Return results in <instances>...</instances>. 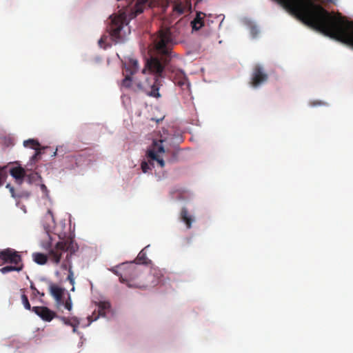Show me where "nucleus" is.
Segmentation results:
<instances>
[{
  "label": "nucleus",
  "mask_w": 353,
  "mask_h": 353,
  "mask_svg": "<svg viewBox=\"0 0 353 353\" xmlns=\"http://www.w3.org/2000/svg\"><path fill=\"white\" fill-rule=\"evenodd\" d=\"M58 318H59L64 324L72 327L74 332H76L77 327L79 324V321L77 317H73L71 319L64 316H58Z\"/></svg>",
  "instance_id": "aec40b11"
},
{
  "label": "nucleus",
  "mask_w": 353,
  "mask_h": 353,
  "mask_svg": "<svg viewBox=\"0 0 353 353\" xmlns=\"http://www.w3.org/2000/svg\"><path fill=\"white\" fill-rule=\"evenodd\" d=\"M41 190L43 192H45V193L48 192L47 187L44 184L41 185Z\"/></svg>",
  "instance_id": "c9c22d12"
},
{
  "label": "nucleus",
  "mask_w": 353,
  "mask_h": 353,
  "mask_svg": "<svg viewBox=\"0 0 353 353\" xmlns=\"http://www.w3.org/2000/svg\"><path fill=\"white\" fill-rule=\"evenodd\" d=\"M73 279H74V276H69V275H68V277H67V280L68 281L72 280Z\"/></svg>",
  "instance_id": "ea45409f"
},
{
  "label": "nucleus",
  "mask_w": 353,
  "mask_h": 353,
  "mask_svg": "<svg viewBox=\"0 0 353 353\" xmlns=\"http://www.w3.org/2000/svg\"><path fill=\"white\" fill-rule=\"evenodd\" d=\"M50 294L52 295L53 298L57 297L59 298L61 296H63L65 289L61 287H59L57 285L54 283H50L49 286Z\"/></svg>",
  "instance_id": "a211bd4d"
},
{
  "label": "nucleus",
  "mask_w": 353,
  "mask_h": 353,
  "mask_svg": "<svg viewBox=\"0 0 353 353\" xmlns=\"http://www.w3.org/2000/svg\"><path fill=\"white\" fill-rule=\"evenodd\" d=\"M21 292L22 293L21 294V301H22V303H23L24 307L26 310H32V307H31V305H30V304L29 303L28 296L25 294V290L24 289H21Z\"/></svg>",
  "instance_id": "393cba45"
},
{
  "label": "nucleus",
  "mask_w": 353,
  "mask_h": 353,
  "mask_svg": "<svg viewBox=\"0 0 353 353\" xmlns=\"http://www.w3.org/2000/svg\"><path fill=\"white\" fill-rule=\"evenodd\" d=\"M188 10V6L185 2L174 1L172 6V17H176L184 14Z\"/></svg>",
  "instance_id": "ddd939ff"
},
{
  "label": "nucleus",
  "mask_w": 353,
  "mask_h": 353,
  "mask_svg": "<svg viewBox=\"0 0 353 353\" xmlns=\"http://www.w3.org/2000/svg\"><path fill=\"white\" fill-rule=\"evenodd\" d=\"M110 307V304L108 302H100L98 305L97 314H96V311H94L91 316L88 317L90 323L97 321L100 316H104L105 315V311L109 310Z\"/></svg>",
  "instance_id": "9d476101"
},
{
  "label": "nucleus",
  "mask_w": 353,
  "mask_h": 353,
  "mask_svg": "<svg viewBox=\"0 0 353 353\" xmlns=\"http://www.w3.org/2000/svg\"><path fill=\"white\" fill-rule=\"evenodd\" d=\"M310 28L353 48V21L314 0H275Z\"/></svg>",
  "instance_id": "f257e3e1"
},
{
  "label": "nucleus",
  "mask_w": 353,
  "mask_h": 353,
  "mask_svg": "<svg viewBox=\"0 0 353 353\" xmlns=\"http://www.w3.org/2000/svg\"><path fill=\"white\" fill-rule=\"evenodd\" d=\"M141 170L144 173H147L149 170H151L150 165L145 161H143L141 165Z\"/></svg>",
  "instance_id": "c756f323"
},
{
  "label": "nucleus",
  "mask_w": 353,
  "mask_h": 353,
  "mask_svg": "<svg viewBox=\"0 0 353 353\" xmlns=\"http://www.w3.org/2000/svg\"><path fill=\"white\" fill-rule=\"evenodd\" d=\"M0 261L2 264L23 265L19 252L10 248L0 250Z\"/></svg>",
  "instance_id": "39448f33"
},
{
  "label": "nucleus",
  "mask_w": 353,
  "mask_h": 353,
  "mask_svg": "<svg viewBox=\"0 0 353 353\" xmlns=\"http://www.w3.org/2000/svg\"><path fill=\"white\" fill-rule=\"evenodd\" d=\"M70 282V283L74 286V279H73L72 280H69L68 281ZM72 291H74V288L72 287V288L71 289Z\"/></svg>",
  "instance_id": "58836bf2"
},
{
  "label": "nucleus",
  "mask_w": 353,
  "mask_h": 353,
  "mask_svg": "<svg viewBox=\"0 0 353 353\" xmlns=\"http://www.w3.org/2000/svg\"><path fill=\"white\" fill-rule=\"evenodd\" d=\"M6 188L9 189L11 196L12 197H15L14 188L12 186H11L10 184L9 183L6 185Z\"/></svg>",
  "instance_id": "473e14b6"
},
{
  "label": "nucleus",
  "mask_w": 353,
  "mask_h": 353,
  "mask_svg": "<svg viewBox=\"0 0 353 353\" xmlns=\"http://www.w3.org/2000/svg\"><path fill=\"white\" fill-rule=\"evenodd\" d=\"M205 14L201 12H197L196 17L191 22L192 28L193 30H199L202 27L205 26Z\"/></svg>",
  "instance_id": "4468645a"
},
{
  "label": "nucleus",
  "mask_w": 353,
  "mask_h": 353,
  "mask_svg": "<svg viewBox=\"0 0 353 353\" xmlns=\"http://www.w3.org/2000/svg\"><path fill=\"white\" fill-rule=\"evenodd\" d=\"M139 68L138 61L136 59H130L128 62L124 63V70L126 74H134Z\"/></svg>",
  "instance_id": "f3484780"
},
{
  "label": "nucleus",
  "mask_w": 353,
  "mask_h": 353,
  "mask_svg": "<svg viewBox=\"0 0 353 353\" xmlns=\"http://www.w3.org/2000/svg\"><path fill=\"white\" fill-rule=\"evenodd\" d=\"M41 154V150H35L34 154L31 157L30 161L33 163H36L40 159V155Z\"/></svg>",
  "instance_id": "cd10ccee"
},
{
  "label": "nucleus",
  "mask_w": 353,
  "mask_h": 353,
  "mask_svg": "<svg viewBox=\"0 0 353 353\" xmlns=\"http://www.w3.org/2000/svg\"><path fill=\"white\" fill-rule=\"evenodd\" d=\"M110 271L112 272L117 276H119V281L121 283H125L129 288H145L146 285L144 284H140L138 283L134 282V277L130 276L129 278H125L122 275L119 274V272L116 270L115 268H112L110 269Z\"/></svg>",
  "instance_id": "9b49d317"
},
{
  "label": "nucleus",
  "mask_w": 353,
  "mask_h": 353,
  "mask_svg": "<svg viewBox=\"0 0 353 353\" xmlns=\"http://www.w3.org/2000/svg\"><path fill=\"white\" fill-rule=\"evenodd\" d=\"M310 105L312 106L323 105H325V103L321 101H314L310 102Z\"/></svg>",
  "instance_id": "2f4dec72"
},
{
  "label": "nucleus",
  "mask_w": 353,
  "mask_h": 353,
  "mask_svg": "<svg viewBox=\"0 0 353 353\" xmlns=\"http://www.w3.org/2000/svg\"><path fill=\"white\" fill-rule=\"evenodd\" d=\"M7 168L1 167L0 168V186L2 185L3 181L7 178Z\"/></svg>",
  "instance_id": "bb28decb"
},
{
  "label": "nucleus",
  "mask_w": 353,
  "mask_h": 353,
  "mask_svg": "<svg viewBox=\"0 0 353 353\" xmlns=\"http://www.w3.org/2000/svg\"><path fill=\"white\" fill-rule=\"evenodd\" d=\"M180 219L185 223L186 228L190 229L194 221V217L189 214L188 209L183 207L180 212Z\"/></svg>",
  "instance_id": "dca6fc26"
},
{
  "label": "nucleus",
  "mask_w": 353,
  "mask_h": 353,
  "mask_svg": "<svg viewBox=\"0 0 353 353\" xmlns=\"http://www.w3.org/2000/svg\"><path fill=\"white\" fill-rule=\"evenodd\" d=\"M268 79V76L263 68L261 65H256L253 69L250 84L252 87L257 88L267 81Z\"/></svg>",
  "instance_id": "0eeeda50"
},
{
  "label": "nucleus",
  "mask_w": 353,
  "mask_h": 353,
  "mask_svg": "<svg viewBox=\"0 0 353 353\" xmlns=\"http://www.w3.org/2000/svg\"><path fill=\"white\" fill-rule=\"evenodd\" d=\"M4 168H8L7 174L9 172L19 184L22 183L26 176V171L22 167L8 165L4 166Z\"/></svg>",
  "instance_id": "1a4fd4ad"
},
{
  "label": "nucleus",
  "mask_w": 353,
  "mask_h": 353,
  "mask_svg": "<svg viewBox=\"0 0 353 353\" xmlns=\"http://www.w3.org/2000/svg\"><path fill=\"white\" fill-rule=\"evenodd\" d=\"M72 240L67 239L57 242L54 247L49 250V257L55 264H58L62 256V254L66 252L70 248Z\"/></svg>",
  "instance_id": "20e7f679"
},
{
  "label": "nucleus",
  "mask_w": 353,
  "mask_h": 353,
  "mask_svg": "<svg viewBox=\"0 0 353 353\" xmlns=\"http://www.w3.org/2000/svg\"><path fill=\"white\" fill-rule=\"evenodd\" d=\"M133 74H125V78L123 79L122 81V86L125 87V88H129L132 86V85L134 83V80H132L131 76H132Z\"/></svg>",
  "instance_id": "b1692460"
},
{
  "label": "nucleus",
  "mask_w": 353,
  "mask_h": 353,
  "mask_svg": "<svg viewBox=\"0 0 353 353\" xmlns=\"http://www.w3.org/2000/svg\"><path fill=\"white\" fill-rule=\"evenodd\" d=\"M34 261L39 265H44L48 261V257L45 254L36 252L32 254Z\"/></svg>",
  "instance_id": "5701e85b"
},
{
  "label": "nucleus",
  "mask_w": 353,
  "mask_h": 353,
  "mask_svg": "<svg viewBox=\"0 0 353 353\" xmlns=\"http://www.w3.org/2000/svg\"><path fill=\"white\" fill-rule=\"evenodd\" d=\"M23 145L26 148H29L34 150L44 149L41 148L39 141L36 139H30L23 141Z\"/></svg>",
  "instance_id": "4be33fe9"
},
{
  "label": "nucleus",
  "mask_w": 353,
  "mask_h": 353,
  "mask_svg": "<svg viewBox=\"0 0 353 353\" xmlns=\"http://www.w3.org/2000/svg\"><path fill=\"white\" fill-rule=\"evenodd\" d=\"M30 288L35 292L36 294H39L41 296H44V293H40L39 291L35 288L33 283H31Z\"/></svg>",
  "instance_id": "72a5a7b5"
},
{
  "label": "nucleus",
  "mask_w": 353,
  "mask_h": 353,
  "mask_svg": "<svg viewBox=\"0 0 353 353\" xmlns=\"http://www.w3.org/2000/svg\"><path fill=\"white\" fill-rule=\"evenodd\" d=\"M61 268H62L63 269H64V270H66V269H67V265H65V264H63V265H61Z\"/></svg>",
  "instance_id": "a19ab883"
},
{
  "label": "nucleus",
  "mask_w": 353,
  "mask_h": 353,
  "mask_svg": "<svg viewBox=\"0 0 353 353\" xmlns=\"http://www.w3.org/2000/svg\"><path fill=\"white\" fill-rule=\"evenodd\" d=\"M68 275L69 276H74V272L72 268V265H70L68 268Z\"/></svg>",
  "instance_id": "e433bc0d"
},
{
  "label": "nucleus",
  "mask_w": 353,
  "mask_h": 353,
  "mask_svg": "<svg viewBox=\"0 0 353 353\" xmlns=\"http://www.w3.org/2000/svg\"><path fill=\"white\" fill-rule=\"evenodd\" d=\"M251 33L254 37H255L257 34V30L255 28H252L251 29Z\"/></svg>",
  "instance_id": "4c0bfd02"
},
{
  "label": "nucleus",
  "mask_w": 353,
  "mask_h": 353,
  "mask_svg": "<svg viewBox=\"0 0 353 353\" xmlns=\"http://www.w3.org/2000/svg\"><path fill=\"white\" fill-rule=\"evenodd\" d=\"M54 299H55L57 305H63L64 301H63V296H61L59 298L55 297Z\"/></svg>",
  "instance_id": "7c9ffc66"
},
{
  "label": "nucleus",
  "mask_w": 353,
  "mask_h": 353,
  "mask_svg": "<svg viewBox=\"0 0 353 353\" xmlns=\"http://www.w3.org/2000/svg\"><path fill=\"white\" fill-rule=\"evenodd\" d=\"M25 177H26L27 181L30 183H32L37 181L38 179H41V176L37 172H32L30 173V174H26Z\"/></svg>",
  "instance_id": "a878e982"
},
{
  "label": "nucleus",
  "mask_w": 353,
  "mask_h": 353,
  "mask_svg": "<svg viewBox=\"0 0 353 353\" xmlns=\"http://www.w3.org/2000/svg\"><path fill=\"white\" fill-rule=\"evenodd\" d=\"M158 0H136L133 6L129 4L119 16L111 17L108 30L112 40L116 43L121 42L123 41L121 30L127 20L132 19L143 12L145 7L152 8L155 6Z\"/></svg>",
  "instance_id": "7ed1b4c3"
},
{
  "label": "nucleus",
  "mask_w": 353,
  "mask_h": 353,
  "mask_svg": "<svg viewBox=\"0 0 353 353\" xmlns=\"http://www.w3.org/2000/svg\"><path fill=\"white\" fill-rule=\"evenodd\" d=\"M68 161L72 163L70 167V169H74L77 167L82 165L86 160V156L83 154H77L74 155L68 156L66 157Z\"/></svg>",
  "instance_id": "f8f14e48"
},
{
  "label": "nucleus",
  "mask_w": 353,
  "mask_h": 353,
  "mask_svg": "<svg viewBox=\"0 0 353 353\" xmlns=\"http://www.w3.org/2000/svg\"><path fill=\"white\" fill-rule=\"evenodd\" d=\"M149 247V245L144 248L138 254V256L136 259V263L138 264H144L148 265L151 263V261L148 259L146 256L145 250Z\"/></svg>",
  "instance_id": "6ab92c4d"
},
{
  "label": "nucleus",
  "mask_w": 353,
  "mask_h": 353,
  "mask_svg": "<svg viewBox=\"0 0 353 353\" xmlns=\"http://www.w3.org/2000/svg\"><path fill=\"white\" fill-rule=\"evenodd\" d=\"M65 307L69 310L71 311L72 308V303L70 296L68 294V299L64 302L63 303Z\"/></svg>",
  "instance_id": "c85d7f7f"
},
{
  "label": "nucleus",
  "mask_w": 353,
  "mask_h": 353,
  "mask_svg": "<svg viewBox=\"0 0 353 353\" xmlns=\"http://www.w3.org/2000/svg\"><path fill=\"white\" fill-rule=\"evenodd\" d=\"M23 265H13L10 264V265H6L5 267H3L0 268V272L2 274H7L10 272H21L23 269Z\"/></svg>",
  "instance_id": "412c9836"
},
{
  "label": "nucleus",
  "mask_w": 353,
  "mask_h": 353,
  "mask_svg": "<svg viewBox=\"0 0 353 353\" xmlns=\"http://www.w3.org/2000/svg\"><path fill=\"white\" fill-rule=\"evenodd\" d=\"M46 217H50L52 219V221H54V216H53V214H52V212L50 210H48V212H47V214L46 215Z\"/></svg>",
  "instance_id": "f704fd0d"
},
{
  "label": "nucleus",
  "mask_w": 353,
  "mask_h": 353,
  "mask_svg": "<svg viewBox=\"0 0 353 353\" xmlns=\"http://www.w3.org/2000/svg\"><path fill=\"white\" fill-rule=\"evenodd\" d=\"M179 34L176 25L169 26L167 19L163 21L161 27L152 37L154 49L159 57H152L147 60L145 68L142 73L145 74L146 70H148L150 77H145L143 81L135 79L134 84L139 90L154 97H160L159 90L161 85V79L163 77V72L165 66L171 60L172 49Z\"/></svg>",
  "instance_id": "f03ea898"
},
{
  "label": "nucleus",
  "mask_w": 353,
  "mask_h": 353,
  "mask_svg": "<svg viewBox=\"0 0 353 353\" xmlns=\"http://www.w3.org/2000/svg\"><path fill=\"white\" fill-rule=\"evenodd\" d=\"M125 265V263H122V265H122V266H124Z\"/></svg>",
  "instance_id": "37998d69"
},
{
  "label": "nucleus",
  "mask_w": 353,
  "mask_h": 353,
  "mask_svg": "<svg viewBox=\"0 0 353 353\" xmlns=\"http://www.w3.org/2000/svg\"><path fill=\"white\" fill-rule=\"evenodd\" d=\"M32 311L41 319L48 322L51 321L55 317H58L54 311L45 306L33 307Z\"/></svg>",
  "instance_id": "6e6552de"
},
{
  "label": "nucleus",
  "mask_w": 353,
  "mask_h": 353,
  "mask_svg": "<svg viewBox=\"0 0 353 353\" xmlns=\"http://www.w3.org/2000/svg\"><path fill=\"white\" fill-rule=\"evenodd\" d=\"M174 82L175 84L181 87L183 89L189 88V83L185 74L181 71L176 72L174 77Z\"/></svg>",
  "instance_id": "2eb2a0df"
},
{
  "label": "nucleus",
  "mask_w": 353,
  "mask_h": 353,
  "mask_svg": "<svg viewBox=\"0 0 353 353\" xmlns=\"http://www.w3.org/2000/svg\"><path fill=\"white\" fill-rule=\"evenodd\" d=\"M164 140H154L152 143V148L147 151V157L152 161H156L161 168L165 165L164 161L161 158L158 153H163L165 152L163 142Z\"/></svg>",
  "instance_id": "423d86ee"
},
{
  "label": "nucleus",
  "mask_w": 353,
  "mask_h": 353,
  "mask_svg": "<svg viewBox=\"0 0 353 353\" xmlns=\"http://www.w3.org/2000/svg\"><path fill=\"white\" fill-rule=\"evenodd\" d=\"M101 42H102V39H100L99 40V44H101Z\"/></svg>",
  "instance_id": "79ce46f5"
}]
</instances>
